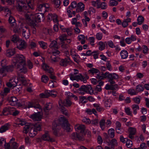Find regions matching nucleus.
Returning a JSON list of instances; mask_svg holds the SVG:
<instances>
[{"label": "nucleus", "mask_w": 149, "mask_h": 149, "mask_svg": "<svg viewBox=\"0 0 149 149\" xmlns=\"http://www.w3.org/2000/svg\"><path fill=\"white\" fill-rule=\"evenodd\" d=\"M100 3V0H97L96 1H91L92 5L94 7H96L97 8H99Z\"/></svg>", "instance_id": "e433bc0d"}, {"label": "nucleus", "mask_w": 149, "mask_h": 149, "mask_svg": "<svg viewBox=\"0 0 149 149\" xmlns=\"http://www.w3.org/2000/svg\"><path fill=\"white\" fill-rule=\"evenodd\" d=\"M80 89H83L85 92L88 93L91 95L93 93V90L90 85H82L80 87Z\"/></svg>", "instance_id": "9d476101"}, {"label": "nucleus", "mask_w": 149, "mask_h": 149, "mask_svg": "<svg viewBox=\"0 0 149 149\" xmlns=\"http://www.w3.org/2000/svg\"><path fill=\"white\" fill-rule=\"evenodd\" d=\"M40 47L43 49H46L47 47V44L46 42H45L42 41H39L38 42Z\"/></svg>", "instance_id": "c9c22d12"}, {"label": "nucleus", "mask_w": 149, "mask_h": 149, "mask_svg": "<svg viewBox=\"0 0 149 149\" xmlns=\"http://www.w3.org/2000/svg\"><path fill=\"white\" fill-rule=\"evenodd\" d=\"M10 89L8 88H5L0 93L1 95L4 96L6 95V94L10 92Z\"/></svg>", "instance_id": "c03bdc74"}, {"label": "nucleus", "mask_w": 149, "mask_h": 149, "mask_svg": "<svg viewBox=\"0 0 149 149\" xmlns=\"http://www.w3.org/2000/svg\"><path fill=\"white\" fill-rule=\"evenodd\" d=\"M72 103L71 102L70 99L66 98V100L65 104L66 107H68L70 106L72 104Z\"/></svg>", "instance_id": "69168bd1"}, {"label": "nucleus", "mask_w": 149, "mask_h": 149, "mask_svg": "<svg viewBox=\"0 0 149 149\" xmlns=\"http://www.w3.org/2000/svg\"><path fill=\"white\" fill-rule=\"evenodd\" d=\"M118 3L117 1L115 0H110L109 1V6H116Z\"/></svg>", "instance_id": "5fc2aeb1"}, {"label": "nucleus", "mask_w": 149, "mask_h": 149, "mask_svg": "<svg viewBox=\"0 0 149 149\" xmlns=\"http://www.w3.org/2000/svg\"><path fill=\"white\" fill-rule=\"evenodd\" d=\"M2 10H4L5 12L6 16H7V15H9L11 14L10 11L7 7H2L0 6V11Z\"/></svg>", "instance_id": "c756f323"}, {"label": "nucleus", "mask_w": 149, "mask_h": 149, "mask_svg": "<svg viewBox=\"0 0 149 149\" xmlns=\"http://www.w3.org/2000/svg\"><path fill=\"white\" fill-rule=\"evenodd\" d=\"M18 123V124L19 125H20L22 126L25 125L26 124V122L25 120L23 119H19L17 121Z\"/></svg>", "instance_id": "4d7b16f0"}, {"label": "nucleus", "mask_w": 149, "mask_h": 149, "mask_svg": "<svg viewBox=\"0 0 149 149\" xmlns=\"http://www.w3.org/2000/svg\"><path fill=\"white\" fill-rule=\"evenodd\" d=\"M30 117L34 121H38L41 120L42 116L40 112L39 111L31 115Z\"/></svg>", "instance_id": "f8f14e48"}, {"label": "nucleus", "mask_w": 149, "mask_h": 149, "mask_svg": "<svg viewBox=\"0 0 149 149\" xmlns=\"http://www.w3.org/2000/svg\"><path fill=\"white\" fill-rule=\"evenodd\" d=\"M127 93L128 94L131 95H136L137 94V92L134 89H129L127 90Z\"/></svg>", "instance_id": "49530a36"}, {"label": "nucleus", "mask_w": 149, "mask_h": 149, "mask_svg": "<svg viewBox=\"0 0 149 149\" xmlns=\"http://www.w3.org/2000/svg\"><path fill=\"white\" fill-rule=\"evenodd\" d=\"M5 16L6 17L9 16V17L8 19V21L9 23L10 24L11 27H12L13 28V29H17L16 28L17 27V24L15 22V20L13 17L10 16V15H7V16H6V15Z\"/></svg>", "instance_id": "4468645a"}, {"label": "nucleus", "mask_w": 149, "mask_h": 149, "mask_svg": "<svg viewBox=\"0 0 149 149\" xmlns=\"http://www.w3.org/2000/svg\"><path fill=\"white\" fill-rule=\"evenodd\" d=\"M41 124L39 123L34 124L30 129L29 135L31 137H33L37 134L38 131L41 130Z\"/></svg>", "instance_id": "39448f33"}, {"label": "nucleus", "mask_w": 149, "mask_h": 149, "mask_svg": "<svg viewBox=\"0 0 149 149\" xmlns=\"http://www.w3.org/2000/svg\"><path fill=\"white\" fill-rule=\"evenodd\" d=\"M115 130L113 128L109 129L108 131V134L111 138H113L115 136Z\"/></svg>", "instance_id": "58836bf2"}, {"label": "nucleus", "mask_w": 149, "mask_h": 149, "mask_svg": "<svg viewBox=\"0 0 149 149\" xmlns=\"http://www.w3.org/2000/svg\"><path fill=\"white\" fill-rule=\"evenodd\" d=\"M15 139L12 138L10 141V143L11 145V148L12 149H17L18 147V144L15 142Z\"/></svg>", "instance_id": "4be33fe9"}, {"label": "nucleus", "mask_w": 149, "mask_h": 149, "mask_svg": "<svg viewBox=\"0 0 149 149\" xmlns=\"http://www.w3.org/2000/svg\"><path fill=\"white\" fill-rule=\"evenodd\" d=\"M104 105L106 107H110L111 105V99L106 100L104 102Z\"/></svg>", "instance_id": "09e8293b"}, {"label": "nucleus", "mask_w": 149, "mask_h": 149, "mask_svg": "<svg viewBox=\"0 0 149 149\" xmlns=\"http://www.w3.org/2000/svg\"><path fill=\"white\" fill-rule=\"evenodd\" d=\"M95 40V38L93 37H91L88 38V40L90 44L93 46H94L95 45L94 44Z\"/></svg>", "instance_id": "6e6d98bb"}, {"label": "nucleus", "mask_w": 149, "mask_h": 149, "mask_svg": "<svg viewBox=\"0 0 149 149\" xmlns=\"http://www.w3.org/2000/svg\"><path fill=\"white\" fill-rule=\"evenodd\" d=\"M55 8H60V6L61 5V2L59 0H55L53 2Z\"/></svg>", "instance_id": "864d4df0"}, {"label": "nucleus", "mask_w": 149, "mask_h": 149, "mask_svg": "<svg viewBox=\"0 0 149 149\" xmlns=\"http://www.w3.org/2000/svg\"><path fill=\"white\" fill-rule=\"evenodd\" d=\"M51 58L52 62H56L58 61L59 59L58 56H56L53 55H51Z\"/></svg>", "instance_id": "79ce46f5"}, {"label": "nucleus", "mask_w": 149, "mask_h": 149, "mask_svg": "<svg viewBox=\"0 0 149 149\" xmlns=\"http://www.w3.org/2000/svg\"><path fill=\"white\" fill-rule=\"evenodd\" d=\"M110 144L111 145V148L114 149V146L117 145L118 143L116 140L115 139H113L110 142Z\"/></svg>", "instance_id": "a19ab883"}, {"label": "nucleus", "mask_w": 149, "mask_h": 149, "mask_svg": "<svg viewBox=\"0 0 149 149\" xmlns=\"http://www.w3.org/2000/svg\"><path fill=\"white\" fill-rule=\"evenodd\" d=\"M10 125L8 123L5 124L2 126L0 128V133H2L8 130Z\"/></svg>", "instance_id": "a878e982"}, {"label": "nucleus", "mask_w": 149, "mask_h": 149, "mask_svg": "<svg viewBox=\"0 0 149 149\" xmlns=\"http://www.w3.org/2000/svg\"><path fill=\"white\" fill-rule=\"evenodd\" d=\"M43 33L46 35L50 34L51 32V30L47 28H44L43 29Z\"/></svg>", "instance_id": "e2e57ef3"}, {"label": "nucleus", "mask_w": 149, "mask_h": 149, "mask_svg": "<svg viewBox=\"0 0 149 149\" xmlns=\"http://www.w3.org/2000/svg\"><path fill=\"white\" fill-rule=\"evenodd\" d=\"M132 108L133 110V113L135 115L137 113V110L139 109V105L136 104H134L132 105Z\"/></svg>", "instance_id": "72a5a7b5"}, {"label": "nucleus", "mask_w": 149, "mask_h": 149, "mask_svg": "<svg viewBox=\"0 0 149 149\" xmlns=\"http://www.w3.org/2000/svg\"><path fill=\"white\" fill-rule=\"evenodd\" d=\"M15 52L14 49H10L7 50L6 55L8 57H10L15 54Z\"/></svg>", "instance_id": "2f4dec72"}, {"label": "nucleus", "mask_w": 149, "mask_h": 149, "mask_svg": "<svg viewBox=\"0 0 149 149\" xmlns=\"http://www.w3.org/2000/svg\"><path fill=\"white\" fill-rule=\"evenodd\" d=\"M52 107V104L51 103H47L45 106L44 109L46 114H48V112L49 110H50Z\"/></svg>", "instance_id": "b1692460"}, {"label": "nucleus", "mask_w": 149, "mask_h": 149, "mask_svg": "<svg viewBox=\"0 0 149 149\" xmlns=\"http://www.w3.org/2000/svg\"><path fill=\"white\" fill-rule=\"evenodd\" d=\"M43 69L46 72L52 73L53 72V70L52 68L48 66L46 63H43L42 65Z\"/></svg>", "instance_id": "2eb2a0df"}, {"label": "nucleus", "mask_w": 149, "mask_h": 149, "mask_svg": "<svg viewBox=\"0 0 149 149\" xmlns=\"http://www.w3.org/2000/svg\"><path fill=\"white\" fill-rule=\"evenodd\" d=\"M72 10L71 8H70V6H69L67 8V15L69 17H72V14L70 10Z\"/></svg>", "instance_id": "680f3d73"}, {"label": "nucleus", "mask_w": 149, "mask_h": 149, "mask_svg": "<svg viewBox=\"0 0 149 149\" xmlns=\"http://www.w3.org/2000/svg\"><path fill=\"white\" fill-rule=\"evenodd\" d=\"M59 121L62 123V126L63 128L67 132L70 131V125L68 123L67 120L63 116L60 117L59 119Z\"/></svg>", "instance_id": "6e6552de"}, {"label": "nucleus", "mask_w": 149, "mask_h": 149, "mask_svg": "<svg viewBox=\"0 0 149 149\" xmlns=\"http://www.w3.org/2000/svg\"><path fill=\"white\" fill-rule=\"evenodd\" d=\"M34 17L35 20L38 22H40L41 21H43L44 19V16L42 13H38L35 14Z\"/></svg>", "instance_id": "a211bd4d"}, {"label": "nucleus", "mask_w": 149, "mask_h": 149, "mask_svg": "<svg viewBox=\"0 0 149 149\" xmlns=\"http://www.w3.org/2000/svg\"><path fill=\"white\" fill-rule=\"evenodd\" d=\"M59 104L60 106L61 107L60 108V109L61 112L63 114L66 116L68 115V113L67 112L66 109L65 108L63 107L62 105H61L60 103H59Z\"/></svg>", "instance_id": "de8ad7c7"}, {"label": "nucleus", "mask_w": 149, "mask_h": 149, "mask_svg": "<svg viewBox=\"0 0 149 149\" xmlns=\"http://www.w3.org/2000/svg\"><path fill=\"white\" fill-rule=\"evenodd\" d=\"M65 95L66 96L67 98L70 99V98L72 97L73 94L69 91H68L65 92Z\"/></svg>", "instance_id": "774afa93"}, {"label": "nucleus", "mask_w": 149, "mask_h": 149, "mask_svg": "<svg viewBox=\"0 0 149 149\" xmlns=\"http://www.w3.org/2000/svg\"><path fill=\"white\" fill-rule=\"evenodd\" d=\"M17 99L15 97H11L9 100L10 104L12 106H15L16 105L17 102Z\"/></svg>", "instance_id": "393cba45"}, {"label": "nucleus", "mask_w": 149, "mask_h": 149, "mask_svg": "<svg viewBox=\"0 0 149 149\" xmlns=\"http://www.w3.org/2000/svg\"><path fill=\"white\" fill-rule=\"evenodd\" d=\"M93 106L96 108L97 110L99 112H101L104 110V109L102 107L100 104L97 103H95L93 104Z\"/></svg>", "instance_id": "473e14b6"}, {"label": "nucleus", "mask_w": 149, "mask_h": 149, "mask_svg": "<svg viewBox=\"0 0 149 149\" xmlns=\"http://www.w3.org/2000/svg\"><path fill=\"white\" fill-rule=\"evenodd\" d=\"M26 46V42L24 40H20L18 42L17 45V48L20 50L24 49Z\"/></svg>", "instance_id": "aec40b11"}, {"label": "nucleus", "mask_w": 149, "mask_h": 149, "mask_svg": "<svg viewBox=\"0 0 149 149\" xmlns=\"http://www.w3.org/2000/svg\"><path fill=\"white\" fill-rule=\"evenodd\" d=\"M130 133L134 135L135 134L136 132V129L135 128L130 127L129 129Z\"/></svg>", "instance_id": "0e129e2a"}, {"label": "nucleus", "mask_w": 149, "mask_h": 149, "mask_svg": "<svg viewBox=\"0 0 149 149\" xmlns=\"http://www.w3.org/2000/svg\"><path fill=\"white\" fill-rule=\"evenodd\" d=\"M107 4L104 2L100 3L99 6H98L99 8H101L102 9H105L107 7Z\"/></svg>", "instance_id": "603ef678"}, {"label": "nucleus", "mask_w": 149, "mask_h": 149, "mask_svg": "<svg viewBox=\"0 0 149 149\" xmlns=\"http://www.w3.org/2000/svg\"><path fill=\"white\" fill-rule=\"evenodd\" d=\"M126 145L127 148H130L132 146V141L128 139H126Z\"/></svg>", "instance_id": "bf43d9fd"}, {"label": "nucleus", "mask_w": 149, "mask_h": 149, "mask_svg": "<svg viewBox=\"0 0 149 149\" xmlns=\"http://www.w3.org/2000/svg\"><path fill=\"white\" fill-rule=\"evenodd\" d=\"M31 127V126L29 123L25 125L24 127L23 132L24 133L27 134L29 131V129Z\"/></svg>", "instance_id": "4c0bfd02"}, {"label": "nucleus", "mask_w": 149, "mask_h": 149, "mask_svg": "<svg viewBox=\"0 0 149 149\" xmlns=\"http://www.w3.org/2000/svg\"><path fill=\"white\" fill-rule=\"evenodd\" d=\"M49 47L52 49H57L58 47L57 42L55 40L52 41L49 45Z\"/></svg>", "instance_id": "f704fd0d"}, {"label": "nucleus", "mask_w": 149, "mask_h": 149, "mask_svg": "<svg viewBox=\"0 0 149 149\" xmlns=\"http://www.w3.org/2000/svg\"><path fill=\"white\" fill-rule=\"evenodd\" d=\"M47 19L49 20H52L55 23H57L58 22L57 15L55 14H49L47 16Z\"/></svg>", "instance_id": "f3484780"}, {"label": "nucleus", "mask_w": 149, "mask_h": 149, "mask_svg": "<svg viewBox=\"0 0 149 149\" xmlns=\"http://www.w3.org/2000/svg\"><path fill=\"white\" fill-rule=\"evenodd\" d=\"M77 140H78L80 141H83L84 140V137L83 135L77 133Z\"/></svg>", "instance_id": "338daca9"}, {"label": "nucleus", "mask_w": 149, "mask_h": 149, "mask_svg": "<svg viewBox=\"0 0 149 149\" xmlns=\"http://www.w3.org/2000/svg\"><path fill=\"white\" fill-rule=\"evenodd\" d=\"M107 78L108 81L111 84H115L114 80L118 79L119 78V76L118 74L115 73H109V72H107L104 73H102V77L101 78L102 80Z\"/></svg>", "instance_id": "7ed1b4c3"}, {"label": "nucleus", "mask_w": 149, "mask_h": 149, "mask_svg": "<svg viewBox=\"0 0 149 149\" xmlns=\"http://www.w3.org/2000/svg\"><path fill=\"white\" fill-rule=\"evenodd\" d=\"M50 91L45 90L44 93H41L40 95V97L42 98H48L50 96Z\"/></svg>", "instance_id": "c85d7f7f"}, {"label": "nucleus", "mask_w": 149, "mask_h": 149, "mask_svg": "<svg viewBox=\"0 0 149 149\" xmlns=\"http://www.w3.org/2000/svg\"><path fill=\"white\" fill-rule=\"evenodd\" d=\"M144 89V87L141 85L139 84L136 86V91L137 93L139 92L143 91Z\"/></svg>", "instance_id": "37998d69"}, {"label": "nucleus", "mask_w": 149, "mask_h": 149, "mask_svg": "<svg viewBox=\"0 0 149 149\" xmlns=\"http://www.w3.org/2000/svg\"><path fill=\"white\" fill-rule=\"evenodd\" d=\"M17 9L25 17L26 20L29 22V24L32 27L37 26L36 20H32L31 17L33 14L31 13V10L34 9L32 6L24 3L22 0H17Z\"/></svg>", "instance_id": "f257e3e1"}, {"label": "nucleus", "mask_w": 149, "mask_h": 149, "mask_svg": "<svg viewBox=\"0 0 149 149\" xmlns=\"http://www.w3.org/2000/svg\"><path fill=\"white\" fill-rule=\"evenodd\" d=\"M49 5L47 3H43L38 5L37 6V10L39 11L45 13L49 10Z\"/></svg>", "instance_id": "1a4fd4ad"}, {"label": "nucleus", "mask_w": 149, "mask_h": 149, "mask_svg": "<svg viewBox=\"0 0 149 149\" xmlns=\"http://www.w3.org/2000/svg\"><path fill=\"white\" fill-rule=\"evenodd\" d=\"M98 45H99V49L100 51H102L105 49V45H107V42H103L102 41H100L99 42Z\"/></svg>", "instance_id": "cd10ccee"}, {"label": "nucleus", "mask_w": 149, "mask_h": 149, "mask_svg": "<svg viewBox=\"0 0 149 149\" xmlns=\"http://www.w3.org/2000/svg\"><path fill=\"white\" fill-rule=\"evenodd\" d=\"M14 31L15 33H19L22 31L23 36L26 39H28L31 35L30 29L27 26L21 27L19 30H18L17 29H14Z\"/></svg>", "instance_id": "20e7f679"}, {"label": "nucleus", "mask_w": 149, "mask_h": 149, "mask_svg": "<svg viewBox=\"0 0 149 149\" xmlns=\"http://www.w3.org/2000/svg\"><path fill=\"white\" fill-rule=\"evenodd\" d=\"M141 97L139 96V97H135L133 99L135 103L139 104L141 100Z\"/></svg>", "instance_id": "052dcab7"}, {"label": "nucleus", "mask_w": 149, "mask_h": 149, "mask_svg": "<svg viewBox=\"0 0 149 149\" xmlns=\"http://www.w3.org/2000/svg\"><path fill=\"white\" fill-rule=\"evenodd\" d=\"M25 58L24 56L22 54H17L14 59L13 62L15 66H16L17 69L21 72L26 73L27 71L25 65Z\"/></svg>", "instance_id": "f03ea898"}, {"label": "nucleus", "mask_w": 149, "mask_h": 149, "mask_svg": "<svg viewBox=\"0 0 149 149\" xmlns=\"http://www.w3.org/2000/svg\"><path fill=\"white\" fill-rule=\"evenodd\" d=\"M76 130L81 133L84 134L85 127L84 125H77L75 126Z\"/></svg>", "instance_id": "dca6fc26"}, {"label": "nucleus", "mask_w": 149, "mask_h": 149, "mask_svg": "<svg viewBox=\"0 0 149 149\" xmlns=\"http://www.w3.org/2000/svg\"><path fill=\"white\" fill-rule=\"evenodd\" d=\"M127 51L125 50H122L120 52V55L122 59H126L128 56Z\"/></svg>", "instance_id": "bb28decb"}, {"label": "nucleus", "mask_w": 149, "mask_h": 149, "mask_svg": "<svg viewBox=\"0 0 149 149\" xmlns=\"http://www.w3.org/2000/svg\"><path fill=\"white\" fill-rule=\"evenodd\" d=\"M28 108L34 107L35 109H38L39 110H41V107L39 104H35L30 102H28L27 104Z\"/></svg>", "instance_id": "5701e85b"}, {"label": "nucleus", "mask_w": 149, "mask_h": 149, "mask_svg": "<svg viewBox=\"0 0 149 149\" xmlns=\"http://www.w3.org/2000/svg\"><path fill=\"white\" fill-rule=\"evenodd\" d=\"M12 41L14 43L18 42L19 41L18 36L16 35H13L12 38Z\"/></svg>", "instance_id": "8fccbe9b"}, {"label": "nucleus", "mask_w": 149, "mask_h": 149, "mask_svg": "<svg viewBox=\"0 0 149 149\" xmlns=\"http://www.w3.org/2000/svg\"><path fill=\"white\" fill-rule=\"evenodd\" d=\"M131 22V19L130 18H128L124 19L122 22V26L123 27H125L128 25V23Z\"/></svg>", "instance_id": "7c9ffc66"}, {"label": "nucleus", "mask_w": 149, "mask_h": 149, "mask_svg": "<svg viewBox=\"0 0 149 149\" xmlns=\"http://www.w3.org/2000/svg\"><path fill=\"white\" fill-rule=\"evenodd\" d=\"M105 120L104 119L101 120L100 122V127L102 130H104L105 128Z\"/></svg>", "instance_id": "3c124183"}, {"label": "nucleus", "mask_w": 149, "mask_h": 149, "mask_svg": "<svg viewBox=\"0 0 149 149\" xmlns=\"http://www.w3.org/2000/svg\"><path fill=\"white\" fill-rule=\"evenodd\" d=\"M88 72L91 75L96 74V77L97 79L102 80L101 78L102 77V73L101 74L100 72L98 69L94 68H92L88 71Z\"/></svg>", "instance_id": "0eeeda50"}, {"label": "nucleus", "mask_w": 149, "mask_h": 149, "mask_svg": "<svg viewBox=\"0 0 149 149\" xmlns=\"http://www.w3.org/2000/svg\"><path fill=\"white\" fill-rule=\"evenodd\" d=\"M72 62L70 58L68 57L61 60L59 64L62 66L65 67L70 65Z\"/></svg>", "instance_id": "9b49d317"}, {"label": "nucleus", "mask_w": 149, "mask_h": 149, "mask_svg": "<svg viewBox=\"0 0 149 149\" xmlns=\"http://www.w3.org/2000/svg\"><path fill=\"white\" fill-rule=\"evenodd\" d=\"M42 139L45 141H47L50 142H53L54 140L53 139L50 138L49 134V132L47 131H45V134H44L42 137Z\"/></svg>", "instance_id": "ddd939ff"}, {"label": "nucleus", "mask_w": 149, "mask_h": 149, "mask_svg": "<svg viewBox=\"0 0 149 149\" xmlns=\"http://www.w3.org/2000/svg\"><path fill=\"white\" fill-rule=\"evenodd\" d=\"M78 39L79 40L81 41V44H84L85 42V36L83 35H80L78 37Z\"/></svg>", "instance_id": "ea45409f"}, {"label": "nucleus", "mask_w": 149, "mask_h": 149, "mask_svg": "<svg viewBox=\"0 0 149 149\" xmlns=\"http://www.w3.org/2000/svg\"><path fill=\"white\" fill-rule=\"evenodd\" d=\"M137 20L138 24L139 25H141L144 22V17L141 16H139L138 17Z\"/></svg>", "instance_id": "a18cd8bd"}, {"label": "nucleus", "mask_w": 149, "mask_h": 149, "mask_svg": "<svg viewBox=\"0 0 149 149\" xmlns=\"http://www.w3.org/2000/svg\"><path fill=\"white\" fill-rule=\"evenodd\" d=\"M84 9V5L81 2H79L77 4L76 8L77 12H82Z\"/></svg>", "instance_id": "412c9836"}, {"label": "nucleus", "mask_w": 149, "mask_h": 149, "mask_svg": "<svg viewBox=\"0 0 149 149\" xmlns=\"http://www.w3.org/2000/svg\"><path fill=\"white\" fill-rule=\"evenodd\" d=\"M52 128L54 134L55 135H57L60 128L59 125L57 124L55 122H54Z\"/></svg>", "instance_id": "6ab92c4d"}, {"label": "nucleus", "mask_w": 149, "mask_h": 149, "mask_svg": "<svg viewBox=\"0 0 149 149\" xmlns=\"http://www.w3.org/2000/svg\"><path fill=\"white\" fill-rule=\"evenodd\" d=\"M15 66V65L6 66L1 68L0 69V73L2 75V77L6 76L7 72H12Z\"/></svg>", "instance_id": "423d86ee"}, {"label": "nucleus", "mask_w": 149, "mask_h": 149, "mask_svg": "<svg viewBox=\"0 0 149 149\" xmlns=\"http://www.w3.org/2000/svg\"><path fill=\"white\" fill-rule=\"evenodd\" d=\"M49 78L47 76L45 75H43L41 77L42 81L45 83H47L48 81Z\"/></svg>", "instance_id": "13d9d810"}]
</instances>
